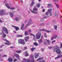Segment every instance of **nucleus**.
I'll return each instance as SVG.
<instances>
[{
	"mask_svg": "<svg viewBox=\"0 0 62 62\" xmlns=\"http://www.w3.org/2000/svg\"><path fill=\"white\" fill-rule=\"evenodd\" d=\"M26 22H27V21L25 20V23H26Z\"/></svg>",
	"mask_w": 62,
	"mask_h": 62,
	"instance_id": "0e129e2a",
	"label": "nucleus"
},
{
	"mask_svg": "<svg viewBox=\"0 0 62 62\" xmlns=\"http://www.w3.org/2000/svg\"><path fill=\"white\" fill-rule=\"evenodd\" d=\"M36 6L37 8H39L40 7V4L39 3H37Z\"/></svg>",
	"mask_w": 62,
	"mask_h": 62,
	"instance_id": "bb28decb",
	"label": "nucleus"
},
{
	"mask_svg": "<svg viewBox=\"0 0 62 62\" xmlns=\"http://www.w3.org/2000/svg\"><path fill=\"white\" fill-rule=\"evenodd\" d=\"M41 34L40 32L36 34V39H40V36H41Z\"/></svg>",
	"mask_w": 62,
	"mask_h": 62,
	"instance_id": "6e6552de",
	"label": "nucleus"
},
{
	"mask_svg": "<svg viewBox=\"0 0 62 62\" xmlns=\"http://www.w3.org/2000/svg\"><path fill=\"white\" fill-rule=\"evenodd\" d=\"M16 60H17V59H14V62H15Z\"/></svg>",
	"mask_w": 62,
	"mask_h": 62,
	"instance_id": "49530a36",
	"label": "nucleus"
},
{
	"mask_svg": "<svg viewBox=\"0 0 62 62\" xmlns=\"http://www.w3.org/2000/svg\"><path fill=\"white\" fill-rule=\"evenodd\" d=\"M13 33H16V31H13Z\"/></svg>",
	"mask_w": 62,
	"mask_h": 62,
	"instance_id": "de8ad7c7",
	"label": "nucleus"
},
{
	"mask_svg": "<svg viewBox=\"0 0 62 62\" xmlns=\"http://www.w3.org/2000/svg\"><path fill=\"white\" fill-rule=\"evenodd\" d=\"M24 49H26V47H24Z\"/></svg>",
	"mask_w": 62,
	"mask_h": 62,
	"instance_id": "69168bd1",
	"label": "nucleus"
},
{
	"mask_svg": "<svg viewBox=\"0 0 62 62\" xmlns=\"http://www.w3.org/2000/svg\"><path fill=\"white\" fill-rule=\"evenodd\" d=\"M3 57H6V56H7V55H3Z\"/></svg>",
	"mask_w": 62,
	"mask_h": 62,
	"instance_id": "4d7b16f0",
	"label": "nucleus"
},
{
	"mask_svg": "<svg viewBox=\"0 0 62 62\" xmlns=\"http://www.w3.org/2000/svg\"><path fill=\"white\" fill-rule=\"evenodd\" d=\"M17 37H23V35H18L17 36Z\"/></svg>",
	"mask_w": 62,
	"mask_h": 62,
	"instance_id": "72a5a7b5",
	"label": "nucleus"
},
{
	"mask_svg": "<svg viewBox=\"0 0 62 62\" xmlns=\"http://www.w3.org/2000/svg\"><path fill=\"white\" fill-rule=\"evenodd\" d=\"M36 55H35L34 56L35 58H37L38 57V56H39V53H36Z\"/></svg>",
	"mask_w": 62,
	"mask_h": 62,
	"instance_id": "ddd939ff",
	"label": "nucleus"
},
{
	"mask_svg": "<svg viewBox=\"0 0 62 62\" xmlns=\"http://www.w3.org/2000/svg\"><path fill=\"white\" fill-rule=\"evenodd\" d=\"M2 30L5 32L7 34H8V31L7 29V28L5 27H3L2 28Z\"/></svg>",
	"mask_w": 62,
	"mask_h": 62,
	"instance_id": "39448f33",
	"label": "nucleus"
},
{
	"mask_svg": "<svg viewBox=\"0 0 62 62\" xmlns=\"http://www.w3.org/2000/svg\"><path fill=\"white\" fill-rule=\"evenodd\" d=\"M24 54H25V56H29V54H28V52L26 51L23 52Z\"/></svg>",
	"mask_w": 62,
	"mask_h": 62,
	"instance_id": "dca6fc26",
	"label": "nucleus"
},
{
	"mask_svg": "<svg viewBox=\"0 0 62 62\" xmlns=\"http://www.w3.org/2000/svg\"><path fill=\"white\" fill-rule=\"evenodd\" d=\"M43 38V36L42 35V36L41 37V39H42V38Z\"/></svg>",
	"mask_w": 62,
	"mask_h": 62,
	"instance_id": "052dcab7",
	"label": "nucleus"
},
{
	"mask_svg": "<svg viewBox=\"0 0 62 62\" xmlns=\"http://www.w3.org/2000/svg\"><path fill=\"white\" fill-rule=\"evenodd\" d=\"M30 11L32 13H33V14H38V13L36 11H35L33 10H31Z\"/></svg>",
	"mask_w": 62,
	"mask_h": 62,
	"instance_id": "4468645a",
	"label": "nucleus"
},
{
	"mask_svg": "<svg viewBox=\"0 0 62 62\" xmlns=\"http://www.w3.org/2000/svg\"><path fill=\"white\" fill-rule=\"evenodd\" d=\"M20 2H21V4H23V0H21L20 1Z\"/></svg>",
	"mask_w": 62,
	"mask_h": 62,
	"instance_id": "37998d69",
	"label": "nucleus"
},
{
	"mask_svg": "<svg viewBox=\"0 0 62 62\" xmlns=\"http://www.w3.org/2000/svg\"><path fill=\"white\" fill-rule=\"evenodd\" d=\"M30 35H31V36H33V40L34 41H35V40H36V38H35V35H34V34L32 33H31Z\"/></svg>",
	"mask_w": 62,
	"mask_h": 62,
	"instance_id": "f3484780",
	"label": "nucleus"
},
{
	"mask_svg": "<svg viewBox=\"0 0 62 62\" xmlns=\"http://www.w3.org/2000/svg\"><path fill=\"white\" fill-rule=\"evenodd\" d=\"M40 21H44V19L43 18H41L40 19Z\"/></svg>",
	"mask_w": 62,
	"mask_h": 62,
	"instance_id": "58836bf2",
	"label": "nucleus"
},
{
	"mask_svg": "<svg viewBox=\"0 0 62 62\" xmlns=\"http://www.w3.org/2000/svg\"><path fill=\"white\" fill-rule=\"evenodd\" d=\"M60 47H61V48H62V43H61V44Z\"/></svg>",
	"mask_w": 62,
	"mask_h": 62,
	"instance_id": "3c124183",
	"label": "nucleus"
},
{
	"mask_svg": "<svg viewBox=\"0 0 62 62\" xmlns=\"http://www.w3.org/2000/svg\"><path fill=\"white\" fill-rule=\"evenodd\" d=\"M24 24H23L21 26V27L20 29L21 30H23V27H24Z\"/></svg>",
	"mask_w": 62,
	"mask_h": 62,
	"instance_id": "b1692460",
	"label": "nucleus"
},
{
	"mask_svg": "<svg viewBox=\"0 0 62 62\" xmlns=\"http://www.w3.org/2000/svg\"><path fill=\"white\" fill-rule=\"evenodd\" d=\"M12 26L15 29L16 31H17L18 30H19V28L17 27L14 26L13 25H12Z\"/></svg>",
	"mask_w": 62,
	"mask_h": 62,
	"instance_id": "9b49d317",
	"label": "nucleus"
},
{
	"mask_svg": "<svg viewBox=\"0 0 62 62\" xmlns=\"http://www.w3.org/2000/svg\"><path fill=\"white\" fill-rule=\"evenodd\" d=\"M15 52H16V53H18V54H20V53H21V50H20L19 51H15Z\"/></svg>",
	"mask_w": 62,
	"mask_h": 62,
	"instance_id": "c85d7f7f",
	"label": "nucleus"
},
{
	"mask_svg": "<svg viewBox=\"0 0 62 62\" xmlns=\"http://www.w3.org/2000/svg\"><path fill=\"white\" fill-rule=\"evenodd\" d=\"M39 2H40L41 1V0H39Z\"/></svg>",
	"mask_w": 62,
	"mask_h": 62,
	"instance_id": "338daca9",
	"label": "nucleus"
},
{
	"mask_svg": "<svg viewBox=\"0 0 62 62\" xmlns=\"http://www.w3.org/2000/svg\"><path fill=\"white\" fill-rule=\"evenodd\" d=\"M54 29L55 30H56L57 28V26L56 25H55L54 26Z\"/></svg>",
	"mask_w": 62,
	"mask_h": 62,
	"instance_id": "473e14b6",
	"label": "nucleus"
},
{
	"mask_svg": "<svg viewBox=\"0 0 62 62\" xmlns=\"http://www.w3.org/2000/svg\"><path fill=\"white\" fill-rule=\"evenodd\" d=\"M33 23V22H32V20L31 18L29 20V21L28 23V24H27L25 26V28H26L27 26H30V25H31V24H32Z\"/></svg>",
	"mask_w": 62,
	"mask_h": 62,
	"instance_id": "20e7f679",
	"label": "nucleus"
},
{
	"mask_svg": "<svg viewBox=\"0 0 62 62\" xmlns=\"http://www.w3.org/2000/svg\"><path fill=\"white\" fill-rule=\"evenodd\" d=\"M44 35L45 37V38H47V35H46V34L45 33Z\"/></svg>",
	"mask_w": 62,
	"mask_h": 62,
	"instance_id": "a19ab883",
	"label": "nucleus"
},
{
	"mask_svg": "<svg viewBox=\"0 0 62 62\" xmlns=\"http://www.w3.org/2000/svg\"><path fill=\"white\" fill-rule=\"evenodd\" d=\"M15 20L16 22H18L19 21V17H16L15 18Z\"/></svg>",
	"mask_w": 62,
	"mask_h": 62,
	"instance_id": "6ab92c4d",
	"label": "nucleus"
},
{
	"mask_svg": "<svg viewBox=\"0 0 62 62\" xmlns=\"http://www.w3.org/2000/svg\"><path fill=\"white\" fill-rule=\"evenodd\" d=\"M8 60L9 62H12V61L13 60V59L12 58H9L8 59Z\"/></svg>",
	"mask_w": 62,
	"mask_h": 62,
	"instance_id": "4be33fe9",
	"label": "nucleus"
},
{
	"mask_svg": "<svg viewBox=\"0 0 62 62\" xmlns=\"http://www.w3.org/2000/svg\"><path fill=\"white\" fill-rule=\"evenodd\" d=\"M6 34H5L4 32H3L2 37L3 38H6Z\"/></svg>",
	"mask_w": 62,
	"mask_h": 62,
	"instance_id": "412c9836",
	"label": "nucleus"
},
{
	"mask_svg": "<svg viewBox=\"0 0 62 62\" xmlns=\"http://www.w3.org/2000/svg\"><path fill=\"white\" fill-rule=\"evenodd\" d=\"M0 61H3V59H0Z\"/></svg>",
	"mask_w": 62,
	"mask_h": 62,
	"instance_id": "5fc2aeb1",
	"label": "nucleus"
},
{
	"mask_svg": "<svg viewBox=\"0 0 62 62\" xmlns=\"http://www.w3.org/2000/svg\"><path fill=\"white\" fill-rule=\"evenodd\" d=\"M54 37H52L51 39V40H53V39H54Z\"/></svg>",
	"mask_w": 62,
	"mask_h": 62,
	"instance_id": "8fccbe9b",
	"label": "nucleus"
},
{
	"mask_svg": "<svg viewBox=\"0 0 62 62\" xmlns=\"http://www.w3.org/2000/svg\"><path fill=\"white\" fill-rule=\"evenodd\" d=\"M41 39H40L38 40V42H39V44H41V43L42 42V40Z\"/></svg>",
	"mask_w": 62,
	"mask_h": 62,
	"instance_id": "5701e85b",
	"label": "nucleus"
},
{
	"mask_svg": "<svg viewBox=\"0 0 62 62\" xmlns=\"http://www.w3.org/2000/svg\"><path fill=\"white\" fill-rule=\"evenodd\" d=\"M29 32H31V30H30V29H29Z\"/></svg>",
	"mask_w": 62,
	"mask_h": 62,
	"instance_id": "864d4df0",
	"label": "nucleus"
},
{
	"mask_svg": "<svg viewBox=\"0 0 62 62\" xmlns=\"http://www.w3.org/2000/svg\"><path fill=\"white\" fill-rule=\"evenodd\" d=\"M3 40H4V41H5L7 43H4V44L6 45H10V44H11V43L9 41L7 40V39H3Z\"/></svg>",
	"mask_w": 62,
	"mask_h": 62,
	"instance_id": "423d86ee",
	"label": "nucleus"
},
{
	"mask_svg": "<svg viewBox=\"0 0 62 62\" xmlns=\"http://www.w3.org/2000/svg\"><path fill=\"white\" fill-rule=\"evenodd\" d=\"M55 4H56V5L57 6L58 8H59V5L58 4H56L55 3Z\"/></svg>",
	"mask_w": 62,
	"mask_h": 62,
	"instance_id": "e433bc0d",
	"label": "nucleus"
},
{
	"mask_svg": "<svg viewBox=\"0 0 62 62\" xmlns=\"http://www.w3.org/2000/svg\"><path fill=\"white\" fill-rule=\"evenodd\" d=\"M9 5H10V4H5L6 6L8 9H11V10L15 9L16 8H10V7H10Z\"/></svg>",
	"mask_w": 62,
	"mask_h": 62,
	"instance_id": "0eeeda50",
	"label": "nucleus"
},
{
	"mask_svg": "<svg viewBox=\"0 0 62 62\" xmlns=\"http://www.w3.org/2000/svg\"><path fill=\"white\" fill-rule=\"evenodd\" d=\"M45 11V9H44L42 11V12H44Z\"/></svg>",
	"mask_w": 62,
	"mask_h": 62,
	"instance_id": "13d9d810",
	"label": "nucleus"
},
{
	"mask_svg": "<svg viewBox=\"0 0 62 62\" xmlns=\"http://www.w3.org/2000/svg\"><path fill=\"white\" fill-rule=\"evenodd\" d=\"M34 45L35 46H37L38 45V43L36 42H35L34 43Z\"/></svg>",
	"mask_w": 62,
	"mask_h": 62,
	"instance_id": "7c9ffc66",
	"label": "nucleus"
},
{
	"mask_svg": "<svg viewBox=\"0 0 62 62\" xmlns=\"http://www.w3.org/2000/svg\"><path fill=\"white\" fill-rule=\"evenodd\" d=\"M53 0L54 1H56V2H57V1H58V0Z\"/></svg>",
	"mask_w": 62,
	"mask_h": 62,
	"instance_id": "680f3d73",
	"label": "nucleus"
},
{
	"mask_svg": "<svg viewBox=\"0 0 62 62\" xmlns=\"http://www.w3.org/2000/svg\"><path fill=\"white\" fill-rule=\"evenodd\" d=\"M34 4H35V2L34 1L31 2V6H33Z\"/></svg>",
	"mask_w": 62,
	"mask_h": 62,
	"instance_id": "a878e982",
	"label": "nucleus"
},
{
	"mask_svg": "<svg viewBox=\"0 0 62 62\" xmlns=\"http://www.w3.org/2000/svg\"><path fill=\"white\" fill-rule=\"evenodd\" d=\"M45 41H47V42L48 43V45H49L50 43L51 42V41H50V40L49 39L47 40V39H45Z\"/></svg>",
	"mask_w": 62,
	"mask_h": 62,
	"instance_id": "a211bd4d",
	"label": "nucleus"
},
{
	"mask_svg": "<svg viewBox=\"0 0 62 62\" xmlns=\"http://www.w3.org/2000/svg\"><path fill=\"white\" fill-rule=\"evenodd\" d=\"M59 48V47L58 46H56L55 48L54 49L53 51L54 52H55L56 51L57 54H59L60 53L61 54V52Z\"/></svg>",
	"mask_w": 62,
	"mask_h": 62,
	"instance_id": "f257e3e1",
	"label": "nucleus"
},
{
	"mask_svg": "<svg viewBox=\"0 0 62 62\" xmlns=\"http://www.w3.org/2000/svg\"><path fill=\"white\" fill-rule=\"evenodd\" d=\"M25 35H28V32L25 31L24 33Z\"/></svg>",
	"mask_w": 62,
	"mask_h": 62,
	"instance_id": "c9c22d12",
	"label": "nucleus"
},
{
	"mask_svg": "<svg viewBox=\"0 0 62 62\" xmlns=\"http://www.w3.org/2000/svg\"><path fill=\"white\" fill-rule=\"evenodd\" d=\"M47 5L48 6L49 8H52V4H48Z\"/></svg>",
	"mask_w": 62,
	"mask_h": 62,
	"instance_id": "393cba45",
	"label": "nucleus"
},
{
	"mask_svg": "<svg viewBox=\"0 0 62 62\" xmlns=\"http://www.w3.org/2000/svg\"><path fill=\"white\" fill-rule=\"evenodd\" d=\"M33 10L35 11H37L38 10V9L37 8L36 6H34V8L33 9Z\"/></svg>",
	"mask_w": 62,
	"mask_h": 62,
	"instance_id": "2eb2a0df",
	"label": "nucleus"
},
{
	"mask_svg": "<svg viewBox=\"0 0 62 62\" xmlns=\"http://www.w3.org/2000/svg\"><path fill=\"white\" fill-rule=\"evenodd\" d=\"M41 51L42 52H43V51H44V49L42 48L41 49Z\"/></svg>",
	"mask_w": 62,
	"mask_h": 62,
	"instance_id": "603ef678",
	"label": "nucleus"
},
{
	"mask_svg": "<svg viewBox=\"0 0 62 62\" xmlns=\"http://www.w3.org/2000/svg\"><path fill=\"white\" fill-rule=\"evenodd\" d=\"M55 42V40H54L52 42V44H53V42Z\"/></svg>",
	"mask_w": 62,
	"mask_h": 62,
	"instance_id": "09e8293b",
	"label": "nucleus"
},
{
	"mask_svg": "<svg viewBox=\"0 0 62 62\" xmlns=\"http://www.w3.org/2000/svg\"><path fill=\"white\" fill-rule=\"evenodd\" d=\"M0 23L3 22V21H2V20H1L0 19Z\"/></svg>",
	"mask_w": 62,
	"mask_h": 62,
	"instance_id": "6e6d98bb",
	"label": "nucleus"
},
{
	"mask_svg": "<svg viewBox=\"0 0 62 62\" xmlns=\"http://www.w3.org/2000/svg\"><path fill=\"white\" fill-rule=\"evenodd\" d=\"M46 15H48V12H46Z\"/></svg>",
	"mask_w": 62,
	"mask_h": 62,
	"instance_id": "a18cd8bd",
	"label": "nucleus"
},
{
	"mask_svg": "<svg viewBox=\"0 0 62 62\" xmlns=\"http://www.w3.org/2000/svg\"><path fill=\"white\" fill-rule=\"evenodd\" d=\"M30 37L29 36H26L24 38V40L26 42L28 41V40L29 39Z\"/></svg>",
	"mask_w": 62,
	"mask_h": 62,
	"instance_id": "1a4fd4ad",
	"label": "nucleus"
},
{
	"mask_svg": "<svg viewBox=\"0 0 62 62\" xmlns=\"http://www.w3.org/2000/svg\"><path fill=\"white\" fill-rule=\"evenodd\" d=\"M14 55L16 56V57L17 58H18V59H19V55L17 54H14Z\"/></svg>",
	"mask_w": 62,
	"mask_h": 62,
	"instance_id": "aec40b11",
	"label": "nucleus"
},
{
	"mask_svg": "<svg viewBox=\"0 0 62 62\" xmlns=\"http://www.w3.org/2000/svg\"><path fill=\"white\" fill-rule=\"evenodd\" d=\"M57 37V36L56 35L54 37H54V39H56Z\"/></svg>",
	"mask_w": 62,
	"mask_h": 62,
	"instance_id": "ea45409f",
	"label": "nucleus"
},
{
	"mask_svg": "<svg viewBox=\"0 0 62 62\" xmlns=\"http://www.w3.org/2000/svg\"><path fill=\"white\" fill-rule=\"evenodd\" d=\"M10 47L11 48H13V47L12 46H11Z\"/></svg>",
	"mask_w": 62,
	"mask_h": 62,
	"instance_id": "e2e57ef3",
	"label": "nucleus"
},
{
	"mask_svg": "<svg viewBox=\"0 0 62 62\" xmlns=\"http://www.w3.org/2000/svg\"><path fill=\"white\" fill-rule=\"evenodd\" d=\"M54 48V47L53 46H50L48 47V48L49 49H51L52 48Z\"/></svg>",
	"mask_w": 62,
	"mask_h": 62,
	"instance_id": "4c0bfd02",
	"label": "nucleus"
},
{
	"mask_svg": "<svg viewBox=\"0 0 62 62\" xmlns=\"http://www.w3.org/2000/svg\"><path fill=\"white\" fill-rule=\"evenodd\" d=\"M50 14V16H52V13H51V12L49 13Z\"/></svg>",
	"mask_w": 62,
	"mask_h": 62,
	"instance_id": "bf43d9fd",
	"label": "nucleus"
},
{
	"mask_svg": "<svg viewBox=\"0 0 62 62\" xmlns=\"http://www.w3.org/2000/svg\"><path fill=\"white\" fill-rule=\"evenodd\" d=\"M47 16H45L43 17V19H47Z\"/></svg>",
	"mask_w": 62,
	"mask_h": 62,
	"instance_id": "79ce46f5",
	"label": "nucleus"
},
{
	"mask_svg": "<svg viewBox=\"0 0 62 62\" xmlns=\"http://www.w3.org/2000/svg\"><path fill=\"white\" fill-rule=\"evenodd\" d=\"M3 47V46H0V48H2Z\"/></svg>",
	"mask_w": 62,
	"mask_h": 62,
	"instance_id": "774afa93",
	"label": "nucleus"
},
{
	"mask_svg": "<svg viewBox=\"0 0 62 62\" xmlns=\"http://www.w3.org/2000/svg\"><path fill=\"white\" fill-rule=\"evenodd\" d=\"M52 9L51 8L47 10V11L49 12L50 13V12H51V11H52Z\"/></svg>",
	"mask_w": 62,
	"mask_h": 62,
	"instance_id": "c756f323",
	"label": "nucleus"
},
{
	"mask_svg": "<svg viewBox=\"0 0 62 62\" xmlns=\"http://www.w3.org/2000/svg\"><path fill=\"white\" fill-rule=\"evenodd\" d=\"M62 54V52H61V53H60L59 54H58L59 55L57 56V57L56 58V59H58V58H61V57H62V54L59 55V54Z\"/></svg>",
	"mask_w": 62,
	"mask_h": 62,
	"instance_id": "9d476101",
	"label": "nucleus"
},
{
	"mask_svg": "<svg viewBox=\"0 0 62 62\" xmlns=\"http://www.w3.org/2000/svg\"><path fill=\"white\" fill-rule=\"evenodd\" d=\"M44 45H47V43L46 42H44Z\"/></svg>",
	"mask_w": 62,
	"mask_h": 62,
	"instance_id": "c03bdc74",
	"label": "nucleus"
},
{
	"mask_svg": "<svg viewBox=\"0 0 62 62\" xmlns=\"http://www.w3.org/2000/svg\"><path fill=\"white\" fill-rule=\"evenodd\" d=\"M54 15L55 16H58V14L56 13V12H55L54 14Z\"/></svg>",
	"mask_w": 62,
	"mask_h": 62,
	"instance_id": "f704fd0d",
	"label": "nucleus"
},
{
	"mask_svg": "<svg viewBox=\"0 0 62 62\" xmlns=\"http://www.w3.org/2000/svg\"><path fill=\"white\" fill-rule=\"evenodd\" d=\"M35 49L36 48H32L31 49V51H32V52H33V51H34V50H35Z\"/></svg>",
	"mask_w": 62,
	"mask_h": 62,
	"instance_id": "2f4dec72",
	"label": "nucleus"
},
{
	"mask_svg": "<svg viewBox=\"0 0 62 62\" xmlns=\"http://www.w3.org/2000/svg\"><path fill=\"white\" fill-rule=\"evenodd\" d=\"M18 43L19 44H21L23 45L25 44V41H24L23 39H20L18 40Z\"/></svg>",
	"mask_w": 62,
	"mask_h": 62,
	"instance_id": "f03ea898",
	"label": "nucleus"
},
{
	"mask_svg": "<svg viewBox=\"0 0 62 62\" xmlns=\"http://www.w3.org/2000/svg\"><path fill=\"white\" fill-rule=\"evenodd\" d=\"M39 31H44L45 32H50V31L47 30H45L44 29H41V30H39Z\"/></svg>",
	"mask_w": 62,
	"mask_h": 62,
	"instance_id": "f8f14e48",
	"label": "nucleus"
},
{
	"mask_svg": "<svg viewBox=\"0 0 62 62\" xmlns=\"http://www.w3.org/2000/svg\"><path fill=\"white\" fill-rule=\"evenodd\" d=\"M6 14H7V12H5L4 10H0V15L2 16V15H5Z\"/></svg>",
	"mask_w": 62,
	"mask_h": 62,
	"instance_id": "7ed1b4c3",
	"label": "nucleus"
},
{
	"mask_svg": "<svg viewBox=\"0 0 62 62\" xmlns=\"http://www.w3.org/2000/svg\"><path fill=\"white\" fill-rule=\"evenodd\" d=\"M10 16L11 17H12L13 16V13L10 12Z\"/></svg>",
	"mask_w": 62,
	"mask_h": 62,
	"instance_id": "cd10ccee",
	"label": "nucleus"
}]
</instances>
